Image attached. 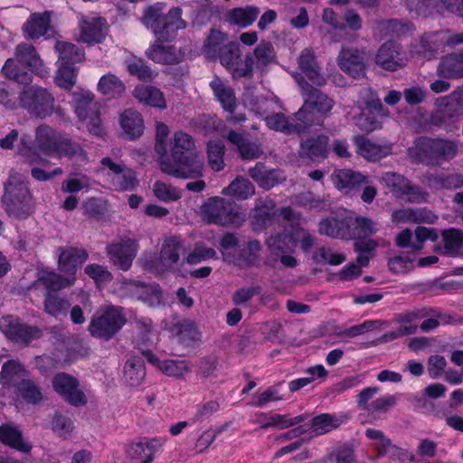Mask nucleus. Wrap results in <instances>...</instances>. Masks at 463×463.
Returning <instances> with one entry per match:
<instances>
[{"mask_svg":"<svg viewBox=\"0 0 463 463\" xmlns=\"http://www.w3.org/2000/svg\"><path fill=\"white\" fill-rule=\"evenodd\" d=\"M120 126L129 138L139 137L144 132V120L141 114L133 109H126L120 116Z\"/></svg>","mask_w":463,"mask_h":463,"instance_id":"c9c22d12","label":"nucleus"},{"mask_svg":"<svg viewBox=\"0 0 463 463\" xmlns=\"http://www.w3.org/2000/svg\"><path fill=\"white\" fill-rule=\"evenodd\" d=\"M334 185L344 193H349L366 183V176L351 169H340L335 171L331 175Z\"/></svg>","mask_w":463,"mask_h":463,"instance_id":"bb28decb","label":"nucleus"},{"mask_svg":"<svg viewBox=\"0 0 463 463\" xmlns=\"http://www.w3.org/2000/svg\"><path fill=\"white\" fill-rule=\"evenodd\" d=\"M264 120L269 128L288 134L300 132L305 128L302 123H292L280 112L275 111L271 115L265 116Z\"/></svg>","mask_w":463,"mask_h":463,"instance_id":"a19ab883","label":"nucleus"},{"mask_svg":"<svg viewBox=\"0 0 463 463\" xmlns=\"http://www.w3.org/2000/svg\"><path fill=\"white\" fill-rule=\"evenodd\" d=\"M328 137L318 136L317 138L306 140L301 144L302 151L309 157H325L327 153Z\"/></svg>","mask_w":463,"mask_h":463,"instance_id":"603ef678","label":"nucleus"},{"mask_svg":"<svg viewBox=\"0 0 463 463\" xmlns=\"http://www.w3.org/2000/svg\"><path fill=\"white\" fill-rule=\"evenodd\" d=\"M313 260L317 263L320 264H330V265H340L345 261L346 257L345 254L340 252H334L331 249L326 247L317 248L314 254Z\"/></svg>","mask_w":463,"mask_h":463,"instance_id":"338daca9","label":"nucleus"},{"mask_svg":"<svg viewBox=\"0 0 463 463\" xmlns=\"http://www.w3.org/2000/svg\"><path fill=\"white\" fill-rule=\"evenodd\" d=\"M184 250V247L179 238H166L163 242L158 260L154 268L157 272L173 269Z\"/></svg>","mask_w":463,"mask_h":463,"instance_id":"4468645a","label":"nucleus"},{"mask_svg":"<svg viewBox=\"0 0 463 463\" xmlns=\"http://www.w3.org/2000/svg\"><path fill=\"white\" fill-rule=\"evenodd\" d=\"M53 390L70 404L79 407L86 404L87 398L80 388L79 381L65 373H57L52 379Z\"/></svg>","mask_w":463,"mask_h":463,"instance_id":"9d476101","label":"nucleus"},{"mask_svg":"<svg viewBox=\"0 0 463 463\" xmlns=\"http://www.w3.org/2000/svg\"><path fill=\"white\" fill-rule=\"evenodd\" d=\"M294 78L304 99L302 107L295 114V119L300 121L305 128L319 123L322 118L331 112L335 105L334 100L310 85L304 76L297 73Z\"/></svg>","mask_w":463,"mask_h":463,"instance_id":"f03ea898","label":"nucleus"},{"mask_svg":"<svg viewBox=\"0 0 463 463\" xmlns=\"http://www.w3.org/2000/svg\"><path fill=\"white\" fill-rule=\"evenodd\" d=\"M433 139L427 137L418 138L408 152L411 157L417 161L424 162L432 159Z\"/></svg>","mask_w":463,"mask_h":463,"instance_id":"864d4df0","label":"nucleus"},{"mask_svg":"<svg viewBox=\"0 0 463 463\" xmlns=\"http://www.w3.org/2000/svg\"><path fill=\"white\" fill-rule=\"evenodd\" d=\"M154 195L161 202L169 203L181 198L182 192L163 181H156L152 187Z\"/></svg>","mask_w":463,"mask_h":463,"instance_id":"052dcab7","label":"nucleus"},{"mask_svg":"<svg viewBox=\"0 0 463 463\" xmlns=\"http://www.w3.org/2000/svg\"><path fill=\"white\" fill-rule=\"evenodd\" d=\"M147 360L156 366L165 375L175 379H184L192 373V365L187 360L165 359L160 361L151 354H146Z\"/></svg>","mask_w":463,"mask_h":463,"instance_id":"6ab92c4d","label":"nucleus"},{"mask_svg":"<svg viewBox=\"0 0 463 463\" xmlns=\"http://www.w3.org/2000/svg\"><path fill=\"white\" fill-rule=\"evenodd\" d=\"M19 62L15 58L8 59L3 66V72L10 80H13L20 84H30L33 80L32 76L26 71H22L17 65Z\"/></svg>","mask_w":463,"mask_h":463,"instance_id":"5fc2aeb1","label":"nucleus"},{"mask_svg":"<svg viewBox=\"0 0 463 463\" xmlns=\"http://www.w3.org/2000/svg\"><path fill=\"white\" fill-rule=\"evenodd\" d=\"M376 63L384 70L393 71L405 65V59L400 46L393 42H388L379 49Z\"/></svg>","mask_w":463,"mask_h":463,"instance_id":"aec40b11","label":"nucleus"},{"mask_svg":"<svg viewBox=\"0 0 463 463\" xmlns=\"http://www.w3.org/2000/svg\"><path fill=\"white\" fill-rule=\"evenodd\" d=\"M133 96L147 106L160 109L166 108V100L163 92L154 86H137L133 90Z\"/></svg>","mask_w":463,"mask_h":463,"instance_id":"72a5a7b5","label":"nucleus"},{"mask_svg":"<svg viewBox=\"0 0 463 463\" xmlns=\"http://www.w3.org/2000/svg\"><path fill=\"white\" fill-rule=\"evenodd\" d=\"M381 180L392 193L400 197L402 196L405 189L408 188V183L410 181L403 175L393 172L385 173L383 175Z\"/></svg>","mask_w":463,"mask_h":463,"instance_id":"e2e57ef3","label":"nucleus"},{"mask_svg":"<svg viewBox=\"0 0 463 463\" xmlns=\"http://www.w3.org/2000/svg\"><path fill=\"white\" fill-rule=\"evenodd\" d=\"M438 74L447 79H462L463 50L443 57L438 66Z\"/></svg>","mask_w":463,"mask_h":463,"instance_id":"c85d7f7f","label":"nucleus"},{"mask_svg":"<svg viewBox=\"0 0 463 463\" xmlns=\"http://www.w3.org/2000/svg\"><path fill=\"white\" fill-rule=\"evenodd\" d=\"M379 230V223L373 219L361 215L353 216L351 222L352 239L368 237L377 233Z\"/></svg>","mask_w":463,"mask_h":463,"instance_id":"ea45409f","label":"nucleus"},{"mask_svg":"<svg viewBox=\"0 0 463 463\" xmlns=\"http://www.w3.org/2000/svg\"><path fill=\"white\" fill-rule=\"evenodd\" d=\"M355 145L357 152L364 158L371 161H377L391 153L390 146H383L363 137H356Z\"/></svg>","mask_w":463,"mask_h":463,"instance_id":"e433bc0d","label":"nucleus"},{"mask_svg":"<svg viewBox=\"0 0 463 463\" xmlns=\"http://www.w3.org/2000/svg\"><path fill=\"white\" fill-rule=\"evenodd\" d=\"M298 68L302 73L315 85L324 86L327 80L325 74L321 72L314 52L310 49H305L298 58Z\"/></svg>","mask_w":463,"mask_h":463,"instance_id":"412c9836","label":"nucleus"},{"mask_svg":"<svg viewBox=\"0 0 463 463\" xmlns=\"http://www.w3.org/2000/svg\"><path fill=\"white\" fill-rule=\"evenodd\" d=\"M87 258L88 253L83 249H63L59 257V268L62 272L69 274V277H74L78 268Z\"/></svg>","mask_w":463,"mask_h":463,"instance_id":"b1692460","label":"nucleus"},{"mask_svg":"<svg viewBox=\"0 0 463 463\" xmlns=\"http://www.w3.org/2000/svg\"><path fill=\"white\" fill-rule=\"evenodd\" d=\"M424 314L422 312H410L403 315L399 318L400 326L397 328L398 335L405 336L416 333L418 328V320L422 318Z\"/></svg>","mask_w":463,"mask_h":463,"instance_id":"774afa93","label":"nucleus"},{"mask_svg":"<svg viewBox=\"0 0 463 463\" xmlns=\"http://www.w3.org/2000/svg\"><path fill=\"white\" fill-rule=\"evenodd\" d=\"M210 87L222 108L232 113L236 107V98L233 90L218 76L213 77L210 82Z\"/></svg>","mask_w":463,"mask_h":463,"instance_id":"c756f323","label":"nucleus"},{"mask_svg":"<svg viewBox=\"0 0 463 463\" xmlns=\"http://www.w3.org/2000/svg\"><path fill=\"white\" fill-rule=\"evenodd\" d=\"M458 154V146L451 140L433 139L432 159H450Z\"/></svg>","mask_w":463,"mask_h":463,"instance_id":"6e6d98bb","label":"nucleus"},{"mask_svg":"<svg viewBox=\"0 0 463 463\" xmlns=\"http://www.w3.org/2000/svg\"><path fill=\"white\" fill-rule=\"evenodd\" d=\"M347 420L348 417L341 413H322L314 417L308 427L314 436H321L339 428Z\"/></svg>","mask_w":463,"mask_h":463,"instance_id":"4be33fe9","label":"nucleus"},{"mask_svg":"<svg viewBox=\"0 0 463 463\" xmlns=\"http://www.w3.org/2000/svg\"><path fill=\"white\" fill-rule=\"evenodd\" d=\"M120 290L123 294L137 298L149 307H156L162 303L163 293L156 284L124 280L121 282Z\"/></svg>","mask_w":463,"mask_h":463,"instance_id":"f8f14e48","label":"nucleus"},{"mask_svg":"<svg viewBox=\"0 0 463 463\" xmlns=\"http://www.w3.org/2000/svg\"><path fill=\"white\" fill-rule=\"evenodd\" d=\"M125 322L122 308L108 307L96 313L89 329L94 336L109 339L125 325Z\"/></svg>","mask_w":463,"mask_h":463,"instance_id":"423d86ee","label":"nucleus"},{"mask_svg":"<svg viewBox=\"0 0 463 463\" xmlns=\"http://www.w3.org/2000/svg\"><path fill=\"white\" fill-rule=\"evenodd\" d=\"M162 4L147 6L143 13L142 24L150 29L160 40H173L179 30L186 27V22L182 19V10L172 8L167 14L164 13Z\"/></svg>","mask_w":463,"mask_h":463,"instance_id":"7ed1b4c3","label":"nucleus"},{"mask_svg":"<svg viewBox=\"0 0 463 463\" xmlns=\"http://www.w3.org/2000/svg\"><path fill=\"white\" fill-rule=\"evenodd\" d=\"M161 446L162 442L156 439L140 441L130 445L128 454L130 458L140 460V463H151L156 449Z\"/></svg>","mask_w":463,"mask_h":463,"instance_id":"7c9ffc66","label":"nucleus"},{"mask_svg":"<svg viewBox=\"0 0 463 463\" xmlns=\"http://www.w3.org/2000/svg\"><path fill=\"white\" fill-rule=\"evenodd\" d=\"M98 90L105 96L114 98L125 91V86L118 77L112 73L103 75L98 83Z\"/></svg>","mask_w":463,"mask_h":463,"instance_id":"49530a36","label":"nucleus"},{"mask_svg":"<svg viewBox=\"0 0 463 463\" xmlns=\"http://www.w3.org/2000/svg\"><path fill=\"white\" fill-rule=\"evenodd\" d=\"M352 214L336 215L322 220L318 225L320 234L332 238L352 239Z\"/></svg>","mask_w":463,"mask_h":463,"instance_id":"dca6fc26","label":"nucleus"},{"mask_svg":"<svg viewBox=\"0 0 463 463\" xmlns=\"http://www.w3.org/2000/svg\"><path fill=\"white\" fill-rule=\"evenodd\" d=\"M18 394L28 403H38L43 399V392L36 383L31 380H24L18 385Z\"/></svg>","mask_w":463,"mask_h":463,"instance_id":"69168bd1","label":"nucleus"},{"mask_svg":"<svg viewBox=\"0 0 463 463\" xmlns=\"http://www.w3.org/2000/svg\"><path fill=\"white\" fill-rule=\"evenodd\" d=\"M354 242V250L358 253L357 262L361 265H366L369 260L373 256V251L378 247L374 240L357 238Z\"/></svg>","mask_w":463,"mask_h":463,"instance_id":"0e129e2a","label":"nucleus"},{"mask_svg":"<svg viewBox=\"0 0 463 463\" xmlns=\"http://www.w3.org/2000/svg\"><path fill=\"white\" fill-rule=\"evenodd\" d=\"M3 202L9 215L20 218L29 215L33 209V195L25 182V175L12 170L5 184Z\"/></svg>","mask_w":463,"mask_h":463,"instance_id":"20e7f679","label":"nucleus"},{"mask_svg":"<svg viewBox=\"0 0 463 463\" xmlns=\"http://www.w3.org/2000/svg\"><path fill=\"white\" fill-rule=\"evenodd\" d=\"M19 107L27 110L32 116L44 118L51 116L55 109V99L45 88L31 86L20 92Z\"/></svg>","mask_w":463,"mask_h":463,"instance_id":"39448f33","label":"nucleus"},{"mask_svg":"<svg viewBox=\"0 0 463 463\" xmlns=\"http://www.w3.org/2000/svg\"><path fill=\"white\" fill-rule=\"evenodd\" d=\"M38 281L41 282L47 290L57 291L73 284L75 277L62 278L61 275L52 271H42L39 274Z\"/></svg>","mask_w":463,"mask_h":463,"instance_id":"de8ad7c7","label":"nucleus"},{"mask_svg":"<svg viewBox=\"0 0 463 463\" xmlns=\"http://www.w3.org/2000/svg\"><path fill=\"white\" fill-rule=\"evenodd\" d=\"M111 184L118 190L128 191L136 188L138 184V180L135 172L124 165L121 170L118 171V174L112 177Z\"/></svg>","mask_w":463,"mask_h":463,"instance_id":"3c124183","label":"nucleus"},{"mask_svg":"<svg viewBox=\"0 0 463 463\" xmlns=\"http://www.w3.org/2000/svg\"><path fill=\"white\" fill-rule=\"evenodd\" d=\"M169 135L168 127L163 122H157L156 126V144L155 150L158 155V163L160 169L164 173H175L173 168L170 167L166 161L165 151L167 144V137Z\"/></svg>","mask_w":463,"mask_h":463,"instance_id":"f704fd0d","label":"nucleus"},{"mask_svg":"<svg viewBox=\"0 0 463 463\" xmlns=\"http://www.w3.org/2000/svg\"><path fill=\"white\" fill-rule=\"evenodd\" d=\"M249 175L264 189H270L286 179L282 172L269 169L261 163H258L254 167L250 168Z\"/></svg>","mask_w":463,"mask_h":463,"instance_id":"393cba45","label":"nucleus"},{"mask_svg":"<svg viewBox=\"0 0 463 463\" xmlns=\"http://www.w3.org/2000/svg\"><path fill=\"white\" fill-rule=\"evenodd\" d=\"M444 247L439 251L445 254H456L463 246V235L458 230L450 229L442 234Z\"/></svg>","mask_w":463,"mask_h":463,"instance_id":"bf43d9fd","label":"nucleus"},{"mask_svg":"<svg viewBox=\"0 0 463 463\" xmlns=\"http://www.w3.org/2000/svg\"><path fill=\"white\" fill-rule=\"evenodd\" d=\"M260 13V8L253 5L236 7L231 9L226 14V21L231 24L237 25L241 28H246L256 21Z\"/></svg>","mask_w":463,"mask_h":463,"instance_id":"473e14b6","label":"nucleus"},{"mask_svg":"<svg viewBox=\"0 0 463 463\" xmlns=\"http://www.w3.org/2000/svg\"><path fill=\"white\" fill-rule=\"evenodd\" d=\"M306 420V416L298 415L296 417H289L288 415H281L277 413H264L259 412L255 415V423L259 424L261 429L275 428L286 429Z\"/></svg>","mask_w":463,"mask_h":463,"instance_id":"5701e85b","label":"nucleus"},{"mask_svg":"<svg viewBox=\"0 0 463 463\" xmlns=\"http://www.w3.org/2000/svg\"><path fill=\"white\" fill-rule=\"evenodd\" d=\"M56 154L59 157L68 156L84 163L89 161L88 154L81 146L66 137H62L60 140V146Z\"/></svg>","mask_w":463,"mask_h":463,"instance_id":"c03bdc74","label":"nucleus"},{"mask_svg":"<svg viewBox=\"0 0 463 463\" xmlns=\"http://www.w3.org/2000/svg\"><path fill=\"white\" fill-rule=\"evenodd\" d=\"M220 62L231 72L233 67L239 62L241 51L234 42L227 43L218 54Z\"/></svg>","mask_w":463,"mask_h":463,"instance_id":"4d7b16f0","label":"nucleus"},{"mask_svg":"<svg viewBox=\"0 0 463 463\" xmlns=\"http://www.w3.org/2000/svg\"><path fill=\"white\" fill-rule=\"evenodd\" d=\"M204 218L208 222L220 225L238 223L241 222L235 203L221 197H213L203 205Z\"/></svg>","mask_w":463,"mask_h":463,"instance_id":"1a4fd4ad","label":"nucleus"},{"mask_svg":"<svg viewBox=\"0 0 463 463\" xmlns=\"http://www.w3.org/2000/svg\"><path fill=\"white\" fill-rule=\"evenodd\" d=\"M227 34L217 31H211L203 44V52L210 59H214L221 52L222 47L227 43Z\"/></svg>","mask_w":463,"mask_h":463,"instance_id":"09e8293b","label":"nucleus"},{"mask_svg":"<svg viewBox=\"0 0 463 463\" xmlns=\"http://www.w3.org/2000/svg\"><path fill=\"white\" fill-rule=\"evenodd\" d=\"M14 56L24 66L41 78L50 75V69L44 64L37 51L33 45L20 43L16 46Z\"/></svg>","mask_w":463,"mask_h":463,"instance_id":"2eb2a0df","label":"nucleus"},{"mask_svg":"<svg viewBox=\"0 0 463 463\" xmlns=\"http://www.w3.org/2000/svg\"><path fill=\"white\" fill-rule=\"evenodd\" d=\"M365 435L368 439L375 441L373 446L378 451L379 457H387L394 446L392 440L380 430L367 429Z\"/></svg>","mask_w":463,"mask_h":463,"instance_id":"13d9d810","label":"nucleus"},{"mask_svg":"<svg viewBox=\"0 0 463 463\" xmlns=\"http://www.w3.org/2000/svg\"><path fill=\"white\" fill-rule=\"evenodd\" d=\"M171 40L156 38L154 43L146 51L148 59L160 64H177L182 61L181 52L174 45L166 43Z\"/></svg>","mask_w":463,"mask_h":463,"instance_id":"f3484780","label":"nucleus"},{"mask_svg":"<svg viewBox=\"0 0 463 463\" xmlns=\"http://www.w3.org/2000/svg\"><path fill=\"white\" fill-rule=\"evenodd\" d=\"M0 330L11 340L27 344L42 335L41 330L21 322L13 316H5L0 319Z\"/></svg>","mask_w":463,"mask_h":463,"instance_id":"9b49d317","label":"nucleus"},{"mask_svg":"<svg viewBox=\"0 0 463 463\" xmlns=\"http://www.w3.org/2000/svg\"><path fill=\"white\" fill-rule=\"evenodd\" d=\"M73 102L77 117L88 130L91 134L101 135L102 128L99 113L98 105L94 101L93 93L89 91L75 92L73 93Z\"/></svg>","mask_w":463,"mask_h":463,"instance_id":"0eeeda50","label":"nucleus"},{"mask_svg":"<svg viewBox=\"0 0 463 463\" xmlns=\"http://www.w3.org/2000/svg\"><path fill=\"white\" fill-rule=\"evenodd\" d=\"M165 159L175 173H165L177 178H196L203 175V158L195 151V144L190 135L176 131L166 146Z\"/></svg>","mask_w":463,"mask_h":463,"instance_id":"f257e3e1","label":"nucleus"},{"mask_svg":"<svg viewBox=\"0 0 463 463\" xmlns=\"http://www.w3.org/2000/svg\"><path fill=\"white\" fill-rule=\"evenodd\" d=\"M227 139L237 146L241 158L244 160L258 158L262 154V150L259 145L248 141L241 133L230 131Z\"/></svg>","mask_w":463,"mask_h":463,"instance_id":"4c0bfd02","label":"nucleus"},{"mask_svg":"<svg viewBox=\"0 0 463 463\" xmlns=\"http://www.w3.org/2000/svg\"><path fill=\"white\" fill-rule=\"evenodd\" d=\"M51 17L48 12L33 13L23 25L25 37L38 39L50 29Z\"/></svg>","mask_w":463,"mask_h":463,"instance_id":"cd10ccee","label":"nucleus"},{"mask_svg":"<svg viewBox=\"0 0 463 463\" xmlns=\"http://www.w3.org/2000/svg\"><path fill=\"white\" fill-rule=\"evenodd\" d=\"M78 71L73 65L59 64L54 77L55 84L66 90H70L76 83Z\"/></svg>","mask_w":463,"mask_h":463,"instance_id":"8fccbe9b","label":"nucleus"},{"mask_svg":"<svg viewBox=\"0 0 463 463\" xmlns=\"http://www.w3.org/2000/svg\"><path fill=\"white\" fill-rule=\"evenodd\" d=\"M0 441L23 452L31 449V446L24 441L20 430L10 424L0 426Z\"/></svg>","mask_w":463,"mask_h":463,"instance_id":"79ce46f5","label":"nucleus"},{"mask_svg":"<svg viewBox=\"0 0 463 463\" xmlns=\"http://www.w3.org/2000/svg\"><path fill=\"white\" fill-rule=\"evenodd\" d=\"M126 381L132 386L138 385L145 377V367L139 360H128L124 367Z\"/></svg>","mask_w":463,"mask_h":463,"instance_id":"680f3d73","label":"nucleus"},{"mask_svg":"<svg viewBox=\"0 0 463 463\" xmlns=\"http://www.w3.org/2000/svg\"><path fill=\"white\" fill-rule=\"evenodd\" d=\"M426 184L431 189H456L463 185V178L458 175H430L426 176Z\"/></svg>","mask_w":463,"mask_h":463,"instance_id":"a18cd8bd","label":"nucleus"},{"mask_svg":"<svg viewBox=\"0 0 463 463\" xmlns=\"http://www.w3.org/2000/svg\"><path fill=\"white\" fill-rule=\"evenodd\" d=\"M337 62L343 71L354 78L365 74V54L357 49L342 48Z\"/></svg>","mask_w":463,"mask_h":463,"instance_id":"a211bd4d","label":"nucleus"},{"mask_svg":"<svg viewBox=\"0 0 463 463\" xmlns=\"http://www.w3.org/2000/svg\"><path fill=\"white\" fill-rule=\"evenodd\" d=\"M61 136L47 125H41L36 129L37 148L45 154H54L60 146Z\"/></svg>","mask_w":463,"mask_h":463,"instance_id":"2f4dec72","label":"nucleus"},{"mask_svg":"<svg viewBox=\"0 0 463 463\" xmlns=\"http://www.w3.org/2000/svg\"><path fill=\"white\" fill-rule=\"evenodd\" d=\"M55 51L59 55V64L73 65L84 60L83 51L68 42L57 41L55 43Z\"/></svg>","mask_w":463,"mask_h":463,"instance_id":"58836bf2","label":"nucleus"},{"mask_svg":"<svg viewBox=\"0 0 463 463\" xmlns=\"http://www.w3.org/2000/svg\"><path fill=\"white\" fill-rule=\"evenodd\" d=\"M138 249L139 245L136 239L122 236L107 246V253L118 269L126 271L130 269Z\"/></svg>","mask_w":463,"mask_h":463,"instance_id":"6e6552de","label":"nucleus"},{"mask_svg":"<svg viewBox=\"0 0 463 463\" xmlns=\"http://www.w3.org/2000/svg\"><path fill=\"white\" fill-rule=\"evenodd\" d=\"M222 194L240 200H246L255 193V187L250 180L244 177L235 178L227 187L222 189Z\"/></svg>","mask_w":463,"mask_h":463,"instance_id":"37998d69","label":"nucleus"},{"mask_svg":"<svg viewBox=\"0 0 463 463\" xmlns=\"http://www.w3.org/2000/svg\"><path fill=\"white\" fill-rule=\"evenodd\" d=\"M106 20L99 16H81L79 24L78 41L91 44L101 43L107 34Z\"/></svg>","mask_w":463,"mask_h":463,"instance_id":"ddd939ff","label":"nucleus"},{"mask_svg":"<svg viewBox=\"0 0 463 463\" xmlns=\"http://www.w3.org/2000/svg\"><path fill=\"white\" fill-rule=\"evenodd\" d=\"M274 215L275 205L271 200L268 198L257 200L251 215L253 229L260 231L270 225Z\"/></svg>","mask_w":463,"mask_h":463,"instance_id":"a878e982","label":"nucleus"}]
</instances>
